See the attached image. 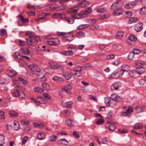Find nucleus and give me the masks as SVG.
Instances as JSON below:
<instances>
[{"mask_svg":"<svg viewBox=\"0 0 146 146\" xmlns=\"http://www.w3.org/2000/svg\"><path fill=\"white\" fill-rule=\"evenodd\" d=\"M92 11V9L89 7L86 8L85 11H81L78 14V15L80 16V18H84L89 14L91 13Z\"/></svg>","mask_w":146,"mask_h":146,"instance_id":"obj_1","label":"nucleus"},{"mask_svg":"<svg viewBox=\"0 0 146 146\" xmlns=\"http://www.w3.org/2000/svg\"><path fill=\"white\" fill-rule=\"evenodd\" d=\"M119 4L117 3H114L111 5V9L112 10H114L113 14L115 15L118 16L121 14L122 13H117V11L120 9V7L119 6Z\"/></svg>","mask_w":146,"mask_h":146,"instance_id":"obj_2","label":"nucleus"},{"mask_svg":"<svg viewBox=\"0 0 146 146\" xmlns=\"http://www.w3.org/2000/svg\"><path fill=\"white\" fill-rule=\"evenodd\" d=\"M13 96L15 97H18L20 100H23L25 98V94L24 93L19 94V92L18 90H15L13 92Z\"/></svg>","mask_w":146,"mask_h":146,"instance_id":"obj_3","label":"nucleus"},{"mask_svg":"<svg viewBox=\"0 0 146 146\" xmlns=\"http://www.w3.org/2000/svg\"><path fill=\"white\" fill-rule=\"evenodd\" d=\"M121 69L119 75V77H121L125 72L127 73L129 72L130 70V68L128 65H124L121 66Z\"/></svg>","mask_w":146,"mask_h":146,"instance_id":"obj_4","label":"nucleus"},{"mask_svg":"<svg viewBox=\"0 0 146 146\" xmlns=\"http://www.w3.org/2000/svg\"><path fill=\"white\" fill-rule=\"evenodd\" d=\"M48 43L50 45L56 46L59 44L60 42V40L57 38H54L52 40L47 41Z\"/></svg>","mask_w":146,"mask_h":146,"instance_id":"obj_5","label":"nucleus"},{"mask_svg":"<svg viewBox=\"0 0 146 146\" xmlns=\"http://www.w3.org/2000/svg\"><path fill=\"white\" fill-rule=\"evenodd\" d=\"M80 1L78 6L80 7H84L89 5L90 3L86 0H78Z\"/></svg>","mask_w":146,"mask_h":146,"instance_id":"obj_6","label":"nucleus"},{"mask_svg":"<svg viewBox=\"0 0 146 146\" xmlns=\"http://www.w3.org/2000/svg\"><path fill=\"white\" fill-rule=\"evenodd\" d=\"M138 0H136L130 3H126L124 5L125 7L127 9H131L133 7V5H135L137 4Z\"/></svg>","mask_w":146,"mask_h":146,"instance_id":"obj_7","label":"nucleus"},{"mask_svg":"<svg viewBox=\"0 0 146 146\" xmlns=\"http://www.w3.org/2000/svg\"><path fill=\"white\" fill-rule=\"evenodd\" d=\"M127 111H123L121 113V114L123 116H127L128 117H130L131 115V112L133 111L131 109H129L126 110Z\"/></svg>","mask_w":146,"mask_h":146,"instance_id":"obj_8","label":"nucleus"},{"mask_svg":"<svg viewBox=\"0 0 146 146\" xmlns=\"http://www.w3.org/2000/svg\"><path fill=\"white\" fill-rule=\"evenodd\" d=\"M62 88L68 94H70L71 92L70 90L72 88V87L70 84H68L66 86H62Z\"/></svg>","mask_w":146,"mask_h":146,"instance_id":"obj_9","label":"nucleus"},{"mask_svg":"<svg viewBox=\"0 0 146 146\" xmlns=\"http://www.w3.org/2000/svg\"><path fill=\"white\" fill-rule=\"evenodd\" d=\"M29 68L33 72H38L40 71V70L39 68L36 65H30L29 66Z\"/></svg>","mask_w":146,"mask_h":146,"instance_id":"obj_10","label":"nucleus"},{"mask_svg":"<svg viewBox=\"0 0 146 146\" xmlns=\"http://www.w3.org/2000/svg\"><path fill=\"white\" fill-rule=\"evenodd\" d=\"M111 98L115 102H119L121 100V98L119 96H117L116 94H113L111 96Z\"/></svg>","mask_w":146,"mask_h":146,"instance_id":"obj_11","label":"nucleus"},{"mask_svg":"<svg viewBox=\"0 0 146 146\" xmlns=\"http://www.w3.org/2000/svg\"><path fill=\"white\" fill-rule=\"evenodd\" d=\"M143 28V24L142 23H138L135 26V30L137 32H140Z\"/></svg>","mask_w":146,"mask_h":146,"instance_id":"obj_12","label":"nucleus"},{"mask_svg":"<svg viewBox=\"0 0 146 146\" xmlns=\"http://www.w3.org/2000/svg\"><path fill=\"white\" fill-rule=\"evenodd\" d=\"M121 86V83L119 82H118L113 84H112L111 86V88L112 90H117Z\"/></svg>","mask_w":146,"mask_h":146,"instance_id":"obj_13","label":"nucleus"},{"mask_svg":"<svg viewBox=\"0 0 146 146\" xmlns=\"http://www.w3.org/2000/svg\"><path fill=\"white\" fill-rule=\"evenodd\" d=\"M58 142L59 144L63 145H64L67 146L68 144V142L65 139L63 138L61 139L58 141Z\"/></svg>","mask_w":146,"mask_h":146,"instance_id":"obj_14","label":"nucleus"},{"mask_svg":"<svg viewBox=\"0 0 146 146\" xmlns=\"http://www.w3.org/2000/svg\"><path fill=\"white\" fill-rule=\"evenodd\" d=\"M66 17V15L64 14H62L60 13H56L54 14L53 16V18H64Z\"/></svg>","mask_w":146,"mask_h":146,"instance_id":"obj_15","label":"nucleus"},{"mask_svg":"<svg viewBox=\"0 0 146 146\" xmlns=\"http://www.w3.org/2000/svg\"><path fill=\"white\" fill-rule=\"evenodd\" d=\"M18 17L20 20L22 21L23 23H27L28 22V19L27 18L24 19L23 16L21 14L18 15Z\"/></svg>","mask_w":146,"mask_h":146,"instance_id":"obj_16","label":"nucleus"},{"mask_svg":"<svg viewBox=\"0 0 146 146\" xmlns=\"http://www.w3.org/2000/svg\"><path fill=\"white\" fill-rule=\"evenodd\" d=\"M37 137L39 139L42 140L45 138V136L43 133L40 132L37 134Z\"/></svg>","mask_w":146,"mask_h":146,"instance_id":"obj_17","label":"nucleus"},{"mask_svg":"<svg viewBox=\"0 0 146 146\" xmlns=\"http://www.w3.org/2000/svg\"><path fill=\"white\" fill-rule=\"evenodd\" d=\"M42 85L44 88V89L48 91L50 90V87L49 85L47 83L44 82L42 84Z\"/></svg>","mask_w":146,"mask_h":146,"instance_id":"obj_18","label":"nucleus"},{"mask_svg":"<svg viewBox=\"0 0 146 146\" xmlns=\"http://www.w3.org/2000/svg\"><path fill=\"white\" fill-rule=\"evenodd\" d=\"M44 70L45 72L47 73H51L54 71L53 68L52 66L50 67H47L45 68Z\"/></svg>","mask_w":146,"mask_h":146,"instance_id":"obj_19","label":"nucleus"},{"mask_svg":"<svg viewBox=\"0 0 146 146\" xmlns=\"http://www.w3.org/2000/svg\"><path fill=\"white\" fill-rule=\"evenodd\" d=\"M136 72L140 74H142L145 71V69L142 67H138L136 68Z\"/></svg>","mask_w":146,"mask_h":146,"instance_id":"obj_20","label":"nucleus"},{"mask_svg":"<svg viewBox=\"0 0 146 146\" xmlns=\"http://www.w3.org/2000/svg\"><path fill=\"white\" fill-rule=\"evenodd\" d=\"M143 127V126L142 124L137 123L133 126V128L134 129H139L142 128Z\"/></svg>","mask_w":146,"mask_h":146,"instance_id":"obj_21","label":"nucleus"},{"mask_svg":"<svg viewBox=\"0 0 146 146\" xmlns=\"http://www.w3.org/2000/svg\"><path fill=\"white\" fill-rule=\"evenodd\" d=\"M138 20L137 17H132L129 18L128 20V23L131 24L133 22H136Z\"/></svg>","mask_w":146,"mask_h":146,"instance_id":"obj_22","label":"nucleus"},{"mask_svg":"<svg viewBox=\"0 0 146 146\" xmlns=\"http://www.w3.org/2000/svg\"><path fill=\"white\" fill-rule=\"evenodd\" d=\"M78 10V7L75 8H71L69 10L68 12L69 13H70L76 14Z\"/></svg>","mask_w":146,"mask_h":146,"instance_id":"obj_23","label":"nucleus"},{"mask_svg":"<svg viewBox=\"0 0 146 146\" xmlns=\"http://www.w3.org/2000/svg\"><path fill=\"white\" fill-rule=\"evenodd\" d=\"M129 39L133 42H135L137 40V38L133 35H131L129 36Z\"/></svg>","mask_w":146,"mask_h":146,"instance_id":"obj_24","label":"nucleus"},{"mask_svg":"<svg viewBox=\"0 0 146 146\" xmlns=\"http://www.w3.org/2000/svg\"><path fill=\"white\" fill-rule=\"evenodd\" d=\"M66 123L68 126H72L74 123L73 121L71 119H67L66 121Z\"/></svg>","mask_w":146,"mask_h":146,"instance_id":"obj_25","label":"nucleus"},{"mask_svg":"<svg viewBox=\"0 0 146 146\" xmlns=\"http://www.w3.org/2000/svg\"><path fill=\"white\" fill-rule=\"evenodd\" d=\"M62 76L66 80L70 79L72 77L71 75L68 73L64 74H63Z\"/></svg>","mask_w":146,"mask_h":146,"instance_id":"obj_26","label":"nucleus"},{"mask_svg":"<svg viewBox=\"0 0 146 146\" xmlns=\"http://www.w3.org/2000/svg\"><path fill=\"white\" fill-rule=\"evenodd\" d=\"M9 114L11 117H16L18 115V114L16 111H9Z\"/></svg>","mask_w":146,"mask_h":146,"instance_id":"obj_27","label":"nucleus"},{"mask_svg":"<svg viewBox=\"0 0 146 146\" xmlns=\"http://www.w3.org/2000/svg\"><path fill=\"white\" fill-rule=\"evenodd\" d=\"M65 104V106L66 108H72V102H66Z\"/></svg>","mask_w":146,"mask_h":146,"instance_id":"obj_28","label":"nucleus"},{"mask_svg":"<svg viewBox=\"0 0 146 146\" xmlns=\"http://www.w3.org/2000/svg\"><path fill=\"white\" fill-rule=\"evenodd\" d=\"M74 38V36L73 35H72L71 36H69L68 37H64L65 40H67L69 42L73 40Z\"/></svg>","mask_w":146,"mask_h":146,"instance_id":"obj_29","label":"nucleus"},{"mask_svg":"<svg viewBox=\"0 0 146 146\" xmlns=\"http://www.w3.org/2000/svg\"><path fill=\"white\" fill-rule=\"evenodd\" d=\"M89 27V25L88 24L81 25H80L77 27V29L79 30H81L82 29H85L86 27Z\"/></svg>","mask_w":146,"mask_h":146,"instance_id":"obj_30","label":"nucleus"},{"mask_svg":"<svg viewBox=\"0 0 146 146\" xmlns=\"http://www.w3.org/2000/svg\"><path fill=\"white\" fill-rule=\"evenodd\" d=\"M104 122V120L102 118H100L98 119L97 121L96 122V124L98 125H100L102 124Z\"/></svg>","mask_w":146,"mask_h":146,"instance_id":"obj_31","label":"nucleus"},{"mask_svg":"<svg viewBox=\"0 0 146 146\" xmlns=\"http://www.w3.org/2000/svg\"><path fill=\"white\" fill-rule=\"evenodd\" d=\"M57 137L56 135H52L50 136L49 140L52 141H54L56 140Z\"/></svg>","mask_w":146,"mask_h":146,"instance_id":"obj_32","label":"nucleus"},{"mask_svg":"<svg viewBox=\"0 0 146 146\" xmlns=\"http://www.w3.org/2000/svg\"><path fill=\"white\" fill-rule=\"evenodd\" d=\"M140 13L141 15H144L146 14V7L141 8L140 11Z\"/></svg>","mask_w":146,"mask_h":146,"instance_id":"obj_33","label":"nucleus"},{"mask_svg":"<svg viewBox=\"0 0 146 146\" xmlns=\"http://www.w3.org/2000/svg\"><path fill=\"white\" fill-rule=\"evenodd\" d=\"M20 51L21 53L27 55L29 53V51L27 49H21L20 50Z\"/></svg>","mask_w":146,"mask_h":146,"instance_id":"obj_34","label":"nucleus"},{"mask_svg":"<svg viewBox=\"0 0 146 146\" xmlns=\"http://www.w3.org/2000/svg\"><path fill=\"white\" fill-rule=\"evenodd\" d=\"M68 49L69 52L72 53V55L73 54V53L75 52L76 51V49L72 47H68Z\"/></svg>","mask_w":146,"mask_h":146,"instance_id":"obj_35","label":"nucleus"},{"mask_svg":"<svg viewBox=\"0 0 146 146\" xmlns=\"http://www.w3.org/2000/svg\"><path fill=\"white\" fill-rule=\"evenodd\" d=\"M145 64V62L143 61H139L136 62L135 64L137 66H141Z\"/></svg>","mask_w":146,"mask_h":146,"instance_id":"obj_36","label":"nucleus"},{"mask_svg":"<svg viewBox=\"0 0 146 146\" xmlns=\"http://www.w3.org/2000/svg\"><path fill=\"white\" fill-rule=\"evenodd\" d=\"M34 90L35 91L39 93H42L43 91V90L42 89L39 87L35 88H34Z\"/></svg>","mask_w":146,"mask_h":146,"instance_id":"obj_37","label":"nucleus"},{"mask_svg":"<svg viewBox=\"0 0 146 146\" xmlns=\"http://www.w3.org/2000/svg\"><path fill=\"white\" fill-rule=\"evenodd\" d=\"M53 67L54 68H56L58 70H62L63 69L62 66L58 64L54 65Z\"/></svg>","mask_w":146,"mask_h":146,"instance_id":"obj_38","label":"nucleus"},{"mask_svg":"<svg viewBox=\"0 0 146 146\" xmlns=\"http://www.w3.org/2000/svg\"><path fill=\"white\" fill-rule=\"evenodd\" d=\"M134 56V53L133 52H131L128 55V58L129 60H131L133 59Z\"/></svg>","mask_w":146,"mask_h":146,"instance_id":"obj_39","label":"nucleus"},{"mask_svg":"<svg viewBox=\"0 0 146 146\" xmlns=\"http://www.w3.org/2000/svg\"><path fill=\"white\" fill-rule=\"evenodd\" d=\"M109 129L111 131H113L115 130L116 129V127L113 124H111L108 126Z\"/></svg>","mask_w":146,"mask_h":146,"instance_id":"obj_40","label":"nucleus"},{"mask_svg":"<svg viewBox=\"0 0 146 146\" xmlns=\"http://www.w3.org/2000/svg\"><path fill=\"white\" fill-rule=\"evenodd\" d=\"M127 72V75L128 77H133L134 76V71H129Z\"/></svg>","mask_w":146,"mask_h":146,"instance_id":"obj_41","label":"nucleus"},{"mask_svg":"<svg viewBox=\"0 0 146 146\" xmlns=\"http://www.w3.org/2000/svg\"><path fill=\"white\" fill-rule=\"evenodd\" d=\"M65 20L69 24H72L73 23L74 20L73 19L71 18H66Z\"/></svg>","mask_w":146,"mask_h":146,"instance_id":"obj_42","label":"nucleus"},{"mask_svg":"<svg viewBox=\"0 0 146 146\" xmlns=\"http://www.w3.org/2000/svg\"><path fill=\"white\" fill-rule=\"evenodd\" d=\"M117 73L118 72L117 70H115L111 74V75H109L108 77L110 78H113L115 77Z\"/></svg>","mask_w":146,"mask_h":146,"instance_id":"obj_43","label":"nucleus"},{"mask_svg":"<svg viewBox=\"0 0 146 146\" xmlns=\"http://www.w3.org/2000/svg\"><path fill=\"white\" fill-rule=\"evenodd\" d=\"M26 35L27 36H35V33L33 32H32L30 31H27L26 33Z\"/></svg>","mask_w":146,"mask_h":146,"instance_id":"obj_44","label":"nucleus"},{"mask_svg":"<svg viewBox=\"0 0 146 146\" xmlns=\"http://www.w3.org/2000/svg\"><path fill=\"white\" fill-rule=\"evenodd\" d=\"M124 35V33L122 32H118L117 34L116 37L117 38H120L123 36Z\"/></svg>","mask_w":146,"mask_h":146,"instance_id":"obj_45","label":"nucleus"},{"mask_svg":"<svg viewBox=\"0 0 146 146\" xmlns=\"http://www.w3.org/2000/svg\"><path fill=\"white\" fill-rule=\"evenodd\" d=\"M81 70V67L79 66H76L74 68V71L75 72H79Z\"/></svg>","mask_w":146,"mask_h":146,"instance_id":"obj_46","label":"nucleus"},{"mask_svg":"<svg viewBox=\"0 0 146 146\" xmlns=\"http://www.w3.org/2000/svg\"><path fill=\"white\" fill-rule=\"evenodd\" d=\"M141 52V50H139L138 49L135 48V49H133L132 50V52H133L134 53V54H139Z\"/></svg>","mask_w":146,"mask_h":146,"instance_id":"obj_47","label":"nucleus"},{"mask_svg":"<svg viewBox=\"0 0 146 146\" xmlns=\"http://www.w3.org/2000/svg\"><path fill=\"white\" fill-rule=\"evenodd\" d=\"M125 15L126 17H129L132 15V12L130 11H126L125 12Z\"/></svg>","mask_w":146,"mask_h":146,"instance_id":"obj_48","label":"nucleus"},{"mask_svg":"<svg viewBox=\"0 0 146 146\" xmlns=\"http://www.w3.org/2000/svg\"><path fill=\"white\" fill-rule=\"evenodd\" d=\"M77 35L80 38L84 37L85 36V34L83 32H80L77 33Z\"/></svg>","mask_w":146,"mask_h":146,"instance_id":"obj_49","label":"nucleus"},{"mask_svg":"<svg viewBox=\"0 0 146 146\" xmlns=\"http://www.w3.org/2000/svg\"><path fill=\"white\" fill-rule=\"evenodd\" d=\"M6 80L3 77H0V84L2 85L4 84Z\"/></svg>","mask_w":146,"mask_h":146,"instance_id":"obj_50","label":"nucleus"},{"mask_svg":"<svg viewBox=\"0 0 146 146\" xmlns=\"http://www.w3.org/2000/svg\"><path fill=\"white\" fill-rule=\"evenodd\" d=\"M57 35L59 36H64L66 35V33L65 32H56Z\"/></svg>","mask_w":146,"mask_h":146,"instance_id":"obj_51","label":"nucleus"},{"mask_svg":"<svg viewBox=\"0 0 146 146\" xmlns=\"http://www.w3.org/2000/svg\"><path fill=\"white\" fill-rule=\"evenodd\" d=\"M62 53L65 55L71 56L72 55V53L69 52V51H62Z\"/></svg>","mask_w":146,"mask_h":146,"instance_id":"obj_52","label":"nucleus"},{"mask_svg":"<svg viewBox=\"0 0 146 146\" xmlns=\"http://www.w3.org/2000/svg\"><path fill=\"white\" fill-rule=\"evenodd\" d=\"M9 72L12 73L13 74V75L12 76H9L11 78L14 77L17 74V73L14 70H9Z\"/></svg>","mask_w":146,"mask_h":146,"instance_id":"obj_53","label":"nucleus"},{"mask_svg":"<svg viewBox=\"0 0 146 146\" xmlns=\"http://www.w3.org/2000/svg\"><path fill=\"white\" fill-rule=\"evenodd\" d=\"M6 33V31L5 29H2L0 30V34L1 35H5Z\"/></svg>","mask_w":146,"mask_h":146,"instance_id":"obj_54","label":"nucleus"},{"mask_svg":"<svg viewBox=\"0 0 146 146\" xmlns=\"http://www.w3.org/2000/svg\"><path fill=\"white\" fill-rule=\"evenodd\" d=\"M4 113L3 111H0V119H5V118L4 115Z\"/></svg>","mask_w":146,"mask_h":146,"instance_id":"obj_55","label":"nucleus"},{"mask_svg":"<svg viewBox=\"0 0 146 146\" xmlns=\"http://www.w3.org/2000/svg\"><path fill=\"white\" fill-rule=\"evenodd\" d=\"M43 96L47 100H50V96L48 94L46 93L43 94Z\"/></svg>","mask_w":146,"mask_h":146,"instance_id":"obj_56","label":"nucleus"},{"mask_svg":"<svg viewBox=\"0 0 146 146\" xmlns=\"http://www.w3.org/2000/svg\"><path fill=\"white\" fill-rule=\"evenodd\" d=\"M28 137L27 136H25L22 141V143L23 144H25V143L27 142V141L28 140Z\"/></svg>","mask_w":146,"mask_h":146,"instance_id":"obj_57","label":"nucleus"},{"mask_svg":"<svg viewBox=\"0 0 146 146\" xmlns=\"http://www.w3.org/2000/svg\"><path fill=\"white\" fill-rule=\"evenodd\" d=\"M37 98H38L37 100H38L40 102L39 103L42 104V103L44 102V100L43 98H42L40 97H37Z\"/></svg>","mask_w":146,"mask_h":146,"instance_id":"obj_58","label":"nucleus"},{"mask_svg":"<svg viewBox=\"0 0 146 146\" xmlns=\"http://www.w3.org/2000/svg\"><path fill=\"white\" fill-rule=\"evenodd\" d=\"M137 110L139 111L138 112H137L138 113L144 111L145 108L143 107H141L137 108Z\"/></svg>","mask_w":146,"mask_h":146,"instance_id":"obj_59","label":"nucleus"},{"mask_svg":"<svg viewBox=\"0 0 146 146\" xmlns=\"http://www.w3.org/2000/svg\"><path fill=\"white\" fill-rule=\"evenodd\" d=\"M97 11L99 13H103L106 11V9L104 8H101L97 9Z\"/></svg>","mask_w":146,"mask_h":146,"instance_id":"obj_60","label":"nucleus"},{"mask_svg":"<svg viewBox=\"0 0 146 146\" xmlns=\"http://www.w3.org/2000/svg\"><path fill=\"white\" fill-rule=\"evenodd\" d=\"M31 98L32 100H34V102L37 105L38 104H40L39 103L40 102L38 100H37L38 98L37 97L35 99L33 98Z\"/></svg>","mask_w":146,"mask_h":146,"instance_id":"obj_61","label":"nucleus"},{"mask_svg":"<svg viewBox=\"0 0 146 146\" xmlns=\"http://www.w3.org/2000/svg\"><path fill=\"white\" fill-rule=\"evenodd\" d=\"M72 133L75 137L76 138H78L79 137V134H77L75 131H73Z\"/></svg>","mask_w":146,"mask_h":146,"instance_id":"obj_62","label":"nucleus"},{"mask_svg":"<svg viewBox=\"0 0 146 146\" xmlns=\"http://www.w3.org/2000/svg\"><path fill=\"white\" fill-rule=\"evenodd\" d=\"M63 113L66 116H68L70 114V112L67 110H65L64 111Z\"/></svg>","mask_w":146,"mask_h":146,"instance_id":"obj_63","label":"nucleus"},{"mask_svg":"<svg viewBox=\"0 0 146 146\" xmlns=\"http://www.w3.org/2000/svg\"><path fill=\"white\" fill-rule=\"evenodd\" d=\"M34 39L36 42H38L40 41V38L38 36H35Z\"/></svg>","mask_w":146,"mask_h":146,"instance_id":"obj_64","label":"nucleus"}]
</instances>
